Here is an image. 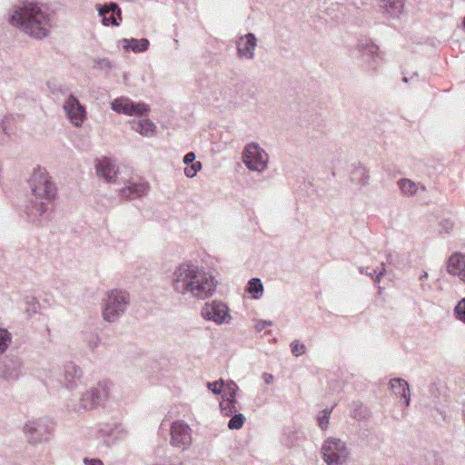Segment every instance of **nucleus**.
<instances>
[{
	"label": "nucleus",
	"mask_w": 465,
	"mask_h": 465,
	"mask_svg": "<svg viewBox=\"0 0 465 465\" xmlns=\"http://www.w3.org/2000/svg\"><path fill=\"white\" fill-rule=\"evenodd\" d=\"M389 385L392 393L401 397L404 401L405 406H409L411 395L408 382L403 379L394 378L390 381Z\"/></svg>",
	"instance_id": "obj_21"
},
{
	"label": "nucleus",
	"mask_w": 465,
	"mask_h": 465,
	"mask_svg": "<svg viewBox=\"0 0 465 465\" xmlns=\"http://www.w3.org/2000/svg\"><path fill=\"white\" fill-rule=\"evenodd\" d=\"M257 46L258 38L252 33L241 34L235 39L236 54L241 60L254 59Z\"/></svg>",
	"instance_id": "obj_11"
},
{
	"label": "nucleus",
	"mask_w": 465,
	"mask_h": 465,
	"mask_svg": "<svg viewBox=\"0 0 465 465\" xmlns=\"http://www.w3.org/2000/svg\"><path fill=\"white\" fill-rule=\"evenodd\" d=\"M462 25H463V28L465 29V16H464Z\"/></svg>",
	"instance_id": "obj_45"
},
{
	"label": "nucleus",
	"mask_w": 465,
	"mask_h": 465,
	"mask_svg": "<svg viewBox=\"0 0 465 465\" xmlns=\"http://www.w3.org/2000/svg\"><path fill=\"white\" fill-rule=\"evenodd\" d=\"M150 42L146 38H121L116 41V47L119 50L134 53H143L148 50Z\"/></svg>",
	"instance_id": "obj_19"
},
{
	"label": "nucleus",
	"mask_w": 465,
	"mask_h": 465,
	"mask_svg": "<svg viewBox=\"0 0 465 465\" xmlns=\"http://www.w3.org/2000/svg\"><path fill=\"white\" fill-rule=\"evenodd\" d=\"M207 387L213 394H222L223 395V381H216L213 382H208Z\"/></svg>",
	"instance_id": "obj_34"
},
{
	"label": "nucleus",
	"mask_w": 465,
	"mask_h": 465,
	"mask_svg": "<svg viewBox=\"0 0 465 465\" xmlns=\"http://www.w3.org/2000/svg\"><path fill=\"white\" fill-rule=\"evenodd\" d=\"M453 314L457 321L465 324V297L458 301L453 309Z\"/></svg>",
	"instance_id": "obj_30"
},
{
	"label": "nucleus",
	"mask_w": 465,
	"mask_h": 465,
	"mask_svg": "<svg viewBox=\"0 0 465 465\" xmlns=\"http://www.w3.org/2000/svg\"><path fill=\"white\" fill-rule=\"evenodd\" d=\"M39 430V422L36 420H28L24 425V431L26 434L33 435Z\"/></svg>",
	"instance_id": "obj_32"
},
{
	"label": "nucleus",
	"mask_w": 465,
	"mask_h": 465,
	"mask_svg": "<svg viewBox=\"0 0 465 465\" xmlns=\"http://www.w3.org/2000/svg\"><path fill=\"white\" fill-rule=\"evenodd\" d=\"M236 402V399L231 401L230 398L223 397L219 404L222 414L226 417L234 414L237 411Z\"/></svg>",
	"instance_id": "obj_26"
},
{
	"label": "nucleus",
	"mask_w": 465,
	"mask_h": 465,
	"mask_svg": "<svg viewBox=\"0 0 465 465\" xmlns=\"http://www.w3.org/2000/svg\"><path fill=\"white\" fill-rule=\"evenodd\" d=\"M196 154L193 152L187 153L183 157V163L185 165L183 174L187 178H194L203 168L200 161H196Z\"/></svg>",
	"instance_id": "obj_22"
},
{
	"label": "nucleus",
	"mask_w": 465,
	"mask_h": 465,
	"mask_svg": "<svg viewBox=\"0 0 465 465\" xmlns=\"http://www.w3.org/2000/svg\"><path fill=\"white\" fill-rule=\"evenodd\" d=\"M378 5L383 14L392 18L399 17L404 10L403 0H379Z\"/></svg>",
	"instance_id": "obj_20"
},
{
	"label": "nucleus",
	"mask_w": 465,
	"mask_h": 465,
	"mask_svg": "<svg viewBox=\"0 0 465 465\" xmlns=\"http://www.w3.org/2000/svg\"><path fill=\"white\" fill-rule=\"evenodd\" d=\"M64 111L70 123L76 126H82L85 119V109L78 99L73 95L67 97L63 105Z\"/></svg>",
	"instance_id": "obj_14"
},
{
	"label": "nucleus",
	"mask_w": 465,
	"mask_h": 465,
	"mask_svg": "<svg viewBox=\"0 0 465 465\" xmlns=\"http://www.w3.org/2000/svg\"><path fill=\"white\" fill-rule=\"evenodd\" d=\"M441 232H448L454 227V223L451 219H446L440 222Z\"/></svg>",
	"instance_id": "obj_36"
},
{
	"label": "nucleus",
	"mask_w": 465,
	"mask_h": 465,
	"mask_svg": "<svg viewBox=\"0 0 465 465\" xmlns=\"http://www.w3.org/2000/svg\"><path fill=\"white\" fill-rule=\"evenodd\" d=\"M272 325V321L260 320L255 323L254 328L256 331H261L264 330L265 328L270 327Z\"/></svg>",
	"instance_id": "obj_37"
},
{
	"label": "nucleus",
	"mask_w": 465,
	"mask_h": 465,
	"mask_svg": "<svg viewBox=\"0 0 465 465\" xmlns=\"http://www.w3.org/2000/svg\"><path fill=\"white\" fill-rule=\"evenodd\" d=\"M6 377L7 378H14V379H15V378H17V375L16 374H14V375L10 374V375H7Z\"/></svg>",
	"instance_id": "obj_43"
},
{
	"label": "nucleus",
	"mask_w": 465,
	"mask_h": 465,
	"mask_svg": "<svg viewBox=\"0 0 465 465\" xmlns=\"http://www.w3.org/2000/svg\"><path fill=\"white\" fill-rule=\"evenodd\" d=\"M131 305V294L124 288L106 291L102 302V317L109 323L118 322Z\"/></svg>",
	"instance_id": "obj_4"
},
{
	"label": "nucleus",
	"mask_w": 465,
	"mask_h": 465,
	"mask_svg": "<svg viewBox=\"0 0 465 465\" xmlns=\"http://www.w3.org/2000/svg\"><path fill=\"white\" fill-rule=\"evenodd\" d=\"M111 109L116 114L127 116H144L150 113V105L144 102H134L127 96H120L114 99L110 104Z\"/></svg>",
	"instance_id": "obj_8"
},
{
	"label": "nucleus",
	"mask_w": 465,
	"mask_h": 465,
	"mask_svg": "<svg viewBox=\"0 0 465 465\" xmlns=\"http://www.w3.org/2000/svg\"><path fill=\"white\" fill-rule=\"evenodd\" d=\"M171 284L178 295L185 299L203 301L215 293L218 282L212 272L189 261L174 267Z\"/></svg>",
	"instance_id": "obj_1"
},
{
	"label": "nucleus",
	"mask_w": 465,
	"mask_h": 465,
	"mask_svg": "<svg viewBox=\"0 0 465 465\" xmlns=\"http://www.w3.org/2000/svg\"><path fill=\"white\" fill-rule=\"evenodd\" d=\"M428 277H429L428 272H423L420 274V281H425V280H427V279H428Z\"/></svg>",
	"instance_id": "obj_42"
},
{
	"label": "nucleus",
	"mask_w": 465,
	"mask_h": 465,
	"mask_svg": "<svg viewBox=\"0 0 465 465\" xmlns=\"http://www.w3.org/2000/svg\"><path fill=\"white\" fill-rule=\"evenodd\" d=\"M171 444L182 450L189 449L192 444V429L182 420L173 422L170 429Z\"/></svg>",
	"instance_id": "obj_10"
},
{
	"label": "nucleus",
	"mask_w": 465,
	"mask_h": 465,
	"mask_svg": "<svg viewBox=\"0 0 465 465\" xmlns=\"http://www.w3.org/2000/svg\"><path fill=\"white\" fill-rule=\"evenodd\" d=\"M82 377V369L74 362H67L64 367L62 384L67 391H75L79 388Z\"/></svg>",
	"instance_id": "obj_15"
},
{
	"label": "nucleus",
	"mask_w": 465,
	"mask_h": 465,
	"mask_svg": "<svg viewBox=\"0 0 465 465\" xmlns=\"http://www.w3.org/2000/svg\"><path fill=\"white\" fill-rule=\"evenodd\" d=\"M446 272L465 284V253L461 252H452L445 261Z\"/></svg>",
	"instance_id": "obj_13"
},
{
	"label": "nucleus",
	"mask_w": 465,
	"mask_h": 465,
	"mask_svg": "<svg viewBox=\"0 0 465 465\" xmlns=\"http://www.w3.org/2000/svg\"><path fill=\"white\" fill-rule=\"evenodd\" d=\"M31 212L35 216L44 214L56 195V188L45 168H36L29 180Z\"/></svg>",
	"instance_id": "obj_3"
},
{
	"label": "nucleus",
	"mask_w": 465,
	"mask_h": 465,
	"mask_svg": "<svg viewBox=\"0 0 465 465\" xmlns=\"http://www.w3.org/2000/svg\"><path fill=\"white\" fill-rule=\"evenodd\" d=\"M10 21L27 35L36 39L46 37L51 29V20L38 5L26 3L15 7Z\"/></svg>",
	"instance_id": "obj_2"
},
{
	"label": "nucleus",
	"mask_w": 465,
	"mask_h": 465,
	"mask_svg": "<svg viewBox=\"0 0 465 465\" xmlns=\"http://www.w3.org/2000/svg\"><path fill=\"white\" fill-rule=\"evenodd\" d=\"M84 465H104L103 461L99 459H84Z\"/></svg>",
	"instance_id": "obj_39"
},
{
	"label": "nucleus",
	"mask_w": 465,
	"mask_h": 465,
	"mask_svg": "<svg viewBox=\"0 0 465 465\" xmlns=\"http://www.w3.org/2000/svg\"><path fill=\"white\" fill-rule=\"evenodd\" d=\"M149 190V183L141 179H130L126 181L120 190L122 197L134 199L145 195Z\"/></svg>",
	"instance_id": "obj_17"
},
{
	"label": "nucleus",
	"mask_w": 465,
	"mask_h": 465,
	"mask_svg": "<svg viewBox=\"0 0 465 465\" xmlns=\"http://www.w3.org/2000/svg\"><path fill=\"white\" fill-rule=\"evenodd\" d=\"M360 271H361V273H363V272H364L363 268H361V270H360Z\"/></svg>",
	"instance_id": "obj_46"
},
{
	"label": "nucleus",
	"mask_w": 465,
	"mask_h": 465,
	"mask_svg": "<svg viewBox=\"0 0 465 465\" xmlns=\"http://www.w3.org/2000/svg\"><path fill=\"white\" fill-rule=\"evenodd\" d=\"M292 353L295 356H301L304 354L306 347L303 343L294 341L290 345Z\"/></svg>",
	"instance_id": "obj_33"
},
{
	"label": "nucleus",
	"mask_w": 465,
	"mask_h": 465,
	"mask_svg": "<svg viewBox=\"0 0 465 465\" xmlns=\"http://www.w3.org/2000/svg\"><path fill=\"white\" fill-rule=\"evenodd\" d=\"M239 387L234 381H223V397L230 398L232 401V399H236Z\"/></svg>",
	"instance_id": "obj_29"
},
{
	"label": "nucleus",
	"mask_w": 465,
	"mask_h": 465,
	"mask_svg": "<svg viewBox=\"0 0 465 465\" xmlns=\"http://www.w3.org/2000/svg\"><path fill=\"white\" fill-rule=\"evenodd\" d=\"M28 302L33 303V310H32V312H29V310H27L26 312H27L28 315H32V314L35 313L37 311V302H35V300L34 298H32L30 301H28Z\"/></svg>",
	"instance_id": "obj_40"
},
{
	"label": "nucleus",
	"mask_w": 465,
	"mask_h": 465,
	"mask_svg": "<svg viewBox=\"0 0 465 465\" xmlns=\"http://www.w3.org/2000/svg\"><path fill=\"white\" fill-rule=\"evenodd\" d=\"M98 15L102 18V24L104 26H118L122 21L121 10L117 4L110 3L96 6Z\"/></svg>",
	"instance_id": "obj_16"
},
{
	"label": "nucleus",
	"mask_w": 465,
	"mask_h": 465,
	"mask_svg": "<svg viewBox=\"0 0 465 465\" xmlns=\"http://www.w3.org/2000/svg\"><path fill=\"white\" fill-rule=\"evenodd\" d=\"M201 316L219 326L229 324L232 320L228 305L220 300L205 302L201 309Z\"/></svg>",
	"instance_id": "obj_7"
},
{
	"label": "nucleus",
	"mask_w": 465,
	"mask_h": 465,
	"mask_svg": "<svg viewBox=\"0 0 465 465\" xmlns=\"http://www.w3.org/2000/svg\"><path fill=\"white\" fill-rule=\"evenodd\" d=\"M130 121L131 130L144 138H153L158 134L157 125L147 115Z\"/></svg>",
	"instance_id": "obj_18"
},
{
	"label": "nucleus",
	"mask_w": 465,
	"mask_h": 465,
	"mask_svg": "<svg viewBox=\"0 0 465 465\" xmlns=\"http://www.w3.org/2000/svg\"><path fill=\"white\" fill-rule=\"evenodd\" d=\"M331 411L332 408H325L318 412L316 420L317 425L322 430H326L328 429Z\"/></svg>",
	"instance_id": "obj_27"
},
{
	"label": "nucleus",
	"mask_w": 465,
	"mask_h": 465,
	"mask_svg": "<svg viewBox=\"0 0 465 465\" xmlns=\"http://www.w3.org/2000/svg\"><path fill=\"white\" fill-rule=\"evenodd\" d=\"M169 463V460H156L153 465H168Z\"/></svg>",
	"instance_id": "obj_41"
},
{
	"label": "nucleus",
	"mask_w": 465,
	"mask_h": 465,
	"mask_svg": "<svg viewBox=\"0 0 465 465\" xmlns=\"http://www.w3.org/2000/svg\"><path fill=\"white\" fill-rule=\"evenodd\" d=\"M360 171L361 172V173H362L363 175H365V174H366V170H365L364 168H361V170H360Z\"/></svg>",
	"instance_id": "obj_44"
},
{
	"label": "nucleus",
	"mask_w": 465,
	"mask_h": 465,
	"mask_svg": "<svg viewBox=\"0 0 465 465\" xmlns=\"http://www.w3.org/2000/svg\"><path fill=\"white\" fill-rule=\"evenodd\" d=\"M321 454L326 465H348L351 457L348 444L336 437H328L323 440Z\"/></svg>",
	"instance_id": "obj_5"
},
{
	"label": "nucleus",
	"mask_w": 465,
	"mask_h": 465,
	"mask_svg": "<svg viewBox=\"0 0 465 465\" xmlns=\"http://www.w3.org/2000/svg\"><path fill=\"white\" fill-rule=\"evenodd\" d=\"M401 192L407 196H411L418 193L420 185L410 179H400L397 183Z\"/></svg>",
	"instance_id": "obj_25"
},
{
	"label": "nucleus",
	"mask_w": 465,
	"mask_h": 465,
	"mask_svg": "<svg viewBox=\"0 0 465 465\" xmlns=\"http://www.w3.org/2000/svg\"><path fill=\"white\" fill-rule=\"evenodd\" d=\"M384 272H385V268H384L383 263H381L380 267L373 269L371 272L366 271L365 273L368 274L369 276H371V278H373L376 282H380L381 277L382 276Z\"/></svg>",
	"instance_id": "obj_35"
},
{
	"label": "nucleus",
	"mask_w": 465,
	"mask_h": 465,
	"mask_svg": "<svg viewBox=\"0 0 465 465\" xmlns=\"http://www.w3.org/2000/svg\"><path fill=\"white\" fill-rule=\"evenodd\" d=\"M97 177L106 183H116L120 180L121 167L114 160L108 157H99L94 162Z\"/></svg>",
	"instance_id": "obj_9"
},
{
	"label": "nucleus",
	"mask_w": 465,
	"mask_h": 465,
	"mask_svg": "<svg viewBox=\"0 0 465 465\" xmlns=\"http://www.w3.org/2000/svg\"><path fill=\"white\" fill-rule=\"evenodd\" d=\"M242 159L248 170L262 173L268 169L270 156L258 143L252 142L244 146Z\"/></svg>",
	"instance_id": "obj_6"
},
{
	"label": "nucleus",
	"mask_w": 465,
	"mask_h": 465,
	"mask_svg": "<svg viewBox=\"0 0 465 465\" xmlns=\"http://www.w3.org/2000/svg\"><path fill=\"white\" fill-rule=\"evenodd\" d=\"M245 292L253 300H259L264 292L263 284L259 278H252L245 288Z\"/></svg>",
	"instance_id": "obj_23"
},
{
	"label": "nucleus",
	"mask_w": 465,
	"mask_h": 465,
	"mask_svg": "<svg viewBox=\"0 0 465 465\" xmlns=\"http://www.w3.org/2000/svg\"><path fill=\"white\" fill-rule=\"evenodd\" d=\"M108 397L107 386L98 383L96 386L86 389L81 395V406L85 410H92L104 403Z\"/></svg>",
	"instance_id": "obj_12"
},
{
	"label": "nucleus",
	"mask_w": 465,
	"mask_h": 465,
	"mask_svg": "<svg viewBox=\"0 0 465 465\" xmlns=\"http://www.w3.org/2000/svg\"><path fill=\"white\" fill-rule=\"evenodd\" d=\"M13 342L12 333L5 328H0V355L4 354Z\"/></svg>",
	"instance_id": "obj_28"
},
{
	"label": "nucleus",
	"mask_w": 465,
	"mask_h": 465,
	"mask_svg": "<svg viewBox=\"0 0 465 465\" xmlns=\"http://www.w3.org/2000/svg\"><path fill=\"white\" fill-rule=\"evenodd\" d=\"M246 421V417L242 413H234L232 415L231 420L228 422V428L230 430H240L244 422Z\"/></svg>",
	"instance_id": "obj_31"
},
{
	"label": "nucleus",
	"mask_w": 465,
	"mask_h": 465,
	"mask_svg": "<svg viewBox=\"0 0 465 465\" xmlns=\"http://www.w3.org/2000/svg\"><path fill=\"white\" fill-rule=\"evenodd\" d=\"M262 378L263 382L267 385L272 384L275 381L274 376L268 372H264L262 374Z\"/></svg>",
	"instance_id": "obj_38"
},
{
	"label": "nucleus",
	"mask_w": 465,
	"mask_h": 465,
	"mask_svg": "<svg viewBox=\"0 0 465 465\" xmlns=\"http://www.w3.org/2000/svg\"><path fill=\"white\" fill-rule=\"evenodd\" d=\"M359 50L368 61L374 62L379 57V47L371 41H365L359 45Z\"/></svg>",
	"instance_id": "obj_24"
}]
</instances>
